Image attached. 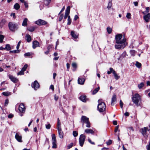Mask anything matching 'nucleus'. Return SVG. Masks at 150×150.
I'll return each mask as SVG.
<instances>
[{"label":"nucleus","instance_id":"2f4dec72","mask_svg":"<svg viewBox=\"0 0 150 150\" xmlns=\"http://www.w3.org/2000/svg\"><path fill=\"white\" fill-rule=\"evenodd\" d=\"M107 30L108 33L109 34L112 33V29L110 27H108L107 28Z\"/></svg>","mask_w":150,"mask_h":150},{"label":"nucleus","instance_id":"e433bc0d","mask_svg":"<svg viewBox=\"0 0 150 150\" xmlns=\"http://www.w3.org/2000/svg\"><path fill=\"white\" fill-rule=\"evenodd\" d=\"M2 94L5 96H8L10 95V93L8 92H3Z\"/></svg>","mask_w":150,"mask_h":150},{"label":"nucleus","instance_id":"6e6552de","mask_svg":"<svg viewBox=\"0 0 150 150\" xmlns=\"http://www.w3.org/2000/svg\"><path fill=\"white\" fill-rule=\"evenodd\" d=\"M52 148H56L57 147V141L56 136L54 134H53L52 135Z\"/></svg>","mask_w":150,"mask_h":150},{"label":"nucleus","instance_id":"72a5a7b5","mask_svg":"<svg viewBox=\"0 0 150 150\" xmlns=\"http://www.w3.org/2000/svg\"><path fill=\"white\" fill-rule=\"evenodd\" d=\"M5 48V50H9L11 49V47L9 45L7 44L6 45Z\"/></svg>","mask_w":150,"mask_h":150},{"label":"nucleus","instance_id":"393cba45","mask_svg":"<svg viewBox=\"0 0 150 150\" xmlns=\"http://www.w3.org/2000/svg\"><path fill=\"white\" fill-rule=\"evenodd\" d=\"M130 53L131 56H134L137 53V51L133 50H132L130 51Z\"/></svg>","mask_w":150,"mask_h":150},{"label":"nucleus","instance_id":"f8f14e48","mask_svg":"<svg viewBox=\"0 0 150 150\" xmlns=\"http://www.w3.org/2000/svg\"><path fill=\"white\" fill-rule=\"evenodd\" d=\"M25 108L23 103H21L19 105L18 110L21 113H24L25 111Z\"/></svg>","mask_w":150,"mask_h":150},{"label":"nucleus","instance_id":"de8ad7c7","mask_svg":"<svg viewBox=\"0 0 150 150\" xmlns=\"http://www.w3.org/2000/svg\"><path fill=\"white\" fill-rule=\"evenodd\" d=\"M9 103V101L8 99H6L5 100V102L4 103V106H7L8 104Z\"/></svg>","mask_w":150,"mask_h":150},{"label":"nucleus","instance_id":"2eb2a0df","mask_svg":"<svg viewBox=\"0 0 150 150\" xmlns=\"http://www.w3.org/2000/svg\"><path fill=\"white\" fill-rule=\"evenodd\" d=\"M15 138L17 140L20 142H22V136L18 133H16L15 136Z\"/></svg>","mask_w":150,"mask_h":150},{"label":"nucleus","instance_id":"1a4fd4ad","mask_svg":"<svg viewBox=\"0 0 150 150\" xmlns=\"http://www.w3.org/2000/svg\"><path fill=\"white\" fill-rule=\"evenodd\" d=\"M85 138L86 136L84 135L81 134L80 135L79 141L80 145L81 146H83Z\"/></svg>","mask_w":150,"mask_h":150},{"label":"nucleus","instance_id":"864d4df0","mask_svg":"<svg viewBox=\"0 0 150 150\" xmlns=\"http://www.w3.org/2000/svg\"><path fill=\"white\" fill-rule=\"evenodd\" d=\"M51 127V125L50 124H48L46 125V128L47 129H50Z\"/></svg>","mask_w":150,"mask_h":150},{"label":"nucleus","instance_id":"37998d69","mask_svg":"<svg viewBox=\"0 0 150 150\" xmlns=\"http://www.w3.org/2000/svg\"><path fill=\"white\" fill-rule=\"evenodd\" d=\"M73 134L74 137H76L78 136V133L77 132L75 131H73Z\"/></svg>","mask_w":150,"mask_h":150},{"label":"nucleus","instance_id":"338daca9","mask_svg":"<svg viewBox=\"0 0 150 150\" xmlns=\"http://www.w3.org/2000/svg\"><path fill=\"white\" fill-rule=\"evenodd\" d=\"M23 3H24V4L25 6V7L26 8H28V4L25 1H24V2Z\"/></svg>","mask_w":150,"mask_h":150},{"label":"nucleus","instance_id":"bb28decb","mask_svg":"<svg viewBox=\"0 0 150 150\" xmlns=\"http://www.w3.org/2000/svg\"><path fill=\"white\" fill-rule=\"evenodd\" d=\"M71 35L72 36L74 39H76L78 38V36L76 35L73 31L71 32Z\"/></svg>","mask_w":150,"mask_h":150},{"label":"nucleus","instance_id":"dca6fc26","mask_svg":"<svg viewBox=\"0 0 150 150\" xmlns=\"http://www.w3.org/2000/svg\"><path fill=\"white\" fill-rule=\"evenodd\" d=\"M59 137L61 139H62L64 137V133L62 129H57Z\"/></svg>","mask_w":150,"mask_h":150},{"label":"nucleus","instance_id":"6e6d98bb","mask_svg":"<svg viewBox=\"0 0 150 150\" xmlns=\"http://www.w3.org/2000/svg\"><path fill=\"white\" fill-rule=\"evenodd\" d=\"M69 14L68 13H65V15H64V18L65 19H66L67 17H68L69 16Z\"/></svg>","mask_w":150,"mask_h":150},{"label":"nucleus","instance_id":"7c9ffc66","mask_svg":"<svg viewBox=\"0 0 150 150\" xmlns=\"http://www.w3.org/2000/svg\"><path fill=\"white\" fill-rule=\"evenodd\" d=\"M110 71H107V74H110L111 73H112L113 74V72L114 71H115L114 69H113L112 68H110Z\"/></svg>","mask_w":150,"mask_h":150},{"label":"nucleus","instance_id":"4d7b16f0","mask_svg":"<svg viewBox=\"0 0 150 150\" xmlns=\"http://www.w3.org/2000/svg\"><path fill=\"white\" fill-rule=\"evenodd\" d=\"M123 103L122 102V100H120V107H121V108H123Z\"/></svg>","mask_w":150,"mask_h":150},{"label":"nucleus","instance_id":"0e129e2a","mask_svg":"<svg viewBox=\"0 0 150 150\" xmlns=\"http://www.w3.org/2000/svg\"><path fill=\"white\" fill-rule=\"evenodd\" d=\"M67 70H69V68L70 65L68 63H67Z\"/></svg>","mask_w":150,"mask_h":150},{"label":"nucleus","instance_id":"5701e85b","mask_svg":"<svg viewBox=\"0 0 150 150\" xmlns=\"http://www.w3.org/2000/svg\"><path fill=\"white\" fill-rule=\"evenodd\" d=\"M79 98L83 102H86V96H81Z\"/></svg>","mask_w":150,"mask_h":150},{"label":"nucleus","instance_id":"e2e57ef3","mask_svg":"<svg viewBox=\"0 0 150 150\" xmlns=\"http://www.w3.org/2000/svg\"><path fill=\"white\" fill-rule=\"evenodd\" d=\"M129 115V113L127 112H126L124 114V115L126 116H128Z\"/></svg>","mask_w":150,"mask_h":150},{"label":"nucleus","instance_id":"c756f323","mask_svg":"<svg viewBox=\"0 0 150 150\" xmlns=\"http://www.w3.org/2000/svg\"><path fill=\"white\" fill-rule=\"evenodd\" d=\"M100 89L99 87H98L97 88L95 89L93 91L92 93L93 95L96 94L99 90Z\"/></svg>","mask_w":150,"mask_h":150},{"label":"nucleus","instance_id":"c85d7f7f","mask_svg":"<svg viewBox=\"0 0 150 150\" xmlns=\"http://www.w3.org/2000/svg\"><path fill=\"white\" fill-rule=\"evenodd\" d=\"M14 7L15 9L16 10H18L20 8V6L17 3L14 5Z\"/></svg>","mask_w":150,"mask_h":150},{"label":"nucleus","instance_id":"052dcab7","mask_svg":"<svg viewBox=\"0 0 150 150\" xmlns=\"http://www.w3.org/2000/svg\"><path fill=\"white\" fill-rule=\"evenodd\" d=\"M149 7H147L146 8V10L145 11H146V13H148V12H149Z\"/></svg>","mask_w":150,"mask_h":150},{"label":"nucleus","instance_id":"423d86ee","mask_svg":"<svg viewBox=\"0 0 150 150\" xmlns=\"http://www.w3.org/2000/svg\"><path fill=\"white\" fill-rule=\"evenodd\" d=\"M106 106L105 104L103 102H101L98 104V108L100 112H103L105 109Z\"/></svg>","mask_w":150,"mask_h":150},{"label":"nucleus","instance_id":"20e7f679","mask_svg":"<svg viewBox=\"0 0 150 150\" xmlns=\"http://www.w3.org/2000/svg\"><path fill=\"white\" fill-rule=\"evenodd\" d=\"M140 99V97L138 94L136 93L133 96L132 101L137 106L138 105V103Z\"/></svg>","mask_w":150,"mask_h":150},{"label":"nucleus","instance_id":"a18cd8bd","mask_svg":"<svg viewBox=\"0 0 150 150\" xmlns=\"http://www.w3.org/2000/svg\"><path fill=\"white\" fill-rule=\"evenodd\" d=\"M73 143H71L70 144H69L67 146V149H69L71 148V147H72V146H73Z\"/></svg>","mask_w":150,"mask_h":150},{"label":"nucleus","instance_id":"ddd939ff","mask_svg":"<svg viewBox=\"0 0 150 150\" xmlns=\"http://www.w3.org/2000/svg\"><path fill=\"white\" fill-rule=\"evenodd\" d=\"M47 22L42 19H39L35 22V23L39 25H43L46 24Z\"/></svg>","mask_w":150,"mask_h":150},{"label":"nucleus","instance_id":"f03ea898","mask_svg":"<svg viewBox=\"0 0 150 150\" xmlns=\"http://www.w3.org/2000/svg\"><path fill=\"white\" fill-rule=\"evenodd\" d=\"M122 35V34H119L116 35L115 36L116 43H120L124 40V42H126V39L124 38L123 39Z\"/></svg>","mask_w":150,"mask_h":150},{"label":"nucleus","instance_id":"4c0bfd02","mask_svg":"<svg viewBox=\"0 0 150 150\" xmlns=\"http://www.w3.org/2000/svg\"><path fill=\"white\" fill-rule=\"evenodd\" d=\"M70 6H68L66 9L65 13L69 14L70 11Z\"/></svg>","mask_w":150,"mask_h":150},{"label":"nucleus","instance_id":"4be33fe9","mask_svg":"<svg viewBox=\"0 0 150 150\" xmlns=\"http://www.w3.org/2000/svg\"><path fill=\"white\" fill-rule=\"evenodd\" d=\"M26 40L28 42H30L31 40V36L29 34H27L25 36Z\"/></svg>","mask_w":150,"mask_h":150},{"label":"nucleus","instance_id":"8fccbe9b","mask_svg":"<svg viewBox=\"0 0 150 150\" xmlns=\"http://www.w3.org/2000/svg\"><path fill=\"white\" fill-rule=\"evenodd\" d=\"M61 129L60 122L57 123V129Z\"/></svg>","mask_w":150,"mask_h":150},{"label":"nucleus","instance_id":"c9c22d12","mask_svg":"<svg viewBox=\"0 0 150 150\" xmlns=\"http://www.w3.org/2000/svg\"><path fill=\"white\" fill-rule=\"evenodd\" d=\"M135 65L137 67L139 68L141 67L142 66L141 64L138 62H136Z\"/></svg>","mask_w":150,"mask_h":150},{"label":"nucleus","instance_id":"412c9836","mask_svg":"<svg viewBox=\"0 0 150 150\" xmlns=\"http://www.w3.org/2000/svg\"><path fill=\"white\" fill-rule=\"evenodd\" d=\"M9 78L11 79V80L14 83H16L18 81V79L17 78L12 76H9Z\"/></svg>","mask_w":150,"mask_h":150},{"label":"nucleus","instance_id":"f704fd0d","mask_svg":"<svg viewBox=\"0 0 150 150\" xmlns=\"http://www.w3.org/2000/svg\"><path fill=\"white\" fill-rule=\"evenodd\" d=\"M126 56H127V53L126 51H125L123 52L122 53V54H121L120 57H122L123 58H124Z\"/></svg>","mask_w":150,"mask_h":150},{"label":"nucleus","instance_id":"473e14b6","mask_svg":"<svg viewBox=\"0 0 150 150\" xmlns=\"http://www.w3.org/2000/svg\"><path fill=\"white\" fill-rule=\"evenodd\" d=\"M51 0H44V2L45 5H48L50 3Z\"/></svg>","mask_w":150,"mask_h":150},{"label":"nucleus","instance_id":"f257e3e1","mask_svg":"<svg viewBox=\"0 0 150 150\" xmlns=\"http://www.w3.org/2000/svg\"><path fill=\"white\" fill-rule=\"evenodd\" d=\"M127 44V43L126 42H124V41L123 40L120 43H117V44L115 45V47L116 49H122L124 48Z\"/></svg>","mask_w":150,"mask_h":150},{"label":"nucleus","instance_id":"6ab92c4d","mask_svg":"<svg viewBox=\"0 0 150 150\" xmlns=\"http://www.w3.org/2000/svg\"><path fill=\"white\" fill-rule=\"evenodd\" d=\"M85 80L83 78H79L78 80V83L79 84L83 85L84 83Z\"/></svg>","mask_w":150,"mask_h":150},{"label":"nucleus","instance_id":"4468645a","mask_svg":"<svg viewBox=\"0 0 150 150\" xmlns=\"http://www.w3.org/2000/svg\"><path fill=\"white\" fill-rule=\"evenodd\" d=\"M143 18L146 22H148L150 21V14L148 13L143 16Z\"/></svg>","mask_w":150,"mask_h":150},{"label":"nucleus","instance_id":"09e8293b","mask_svg":"<svg viewBox=\"0 0 150 150\" xmlns=\"http://www.w3.org/2000/svg\"><path fill=\"white\" fill-rule=\"evenodd\" d=\"M112 142V141L110 139L108 142H106V144L108 145H109L111 144Z\"/></svg>","mask_w":150,"mask_h":150},{"label":"nucleus","instance_id":"5fc2aeb1","mask_svg":"<svg viewBox=\"0 0 150 150\" xmlns=\"http://www.w3.org/2000/svg\"><path fill=\"white\" fill-rule=\"evenodd\" d=\"M21 41H20L18 43V45L16 47V48L17 50H18L19 48V47H20V44H21Z\"/></svg>","mask_w":150,"mask_h":150},{"label":"nucleus","instance_id":"603ef678","mask_svg":"<svg viewBox=\"0 0 150 150\" xmlns=\"http://www.w3.org/2000/svg\"><path fill=\"white\" fill-rule=\"evenodd\" d=\"M54 99L55 101H57L59 97L57 95L55 94L54 96Z\"/></svg>","mask_w":150,"mask_h":150},{"label":"nucleus","instance_id":"39448f33","mask_svg":"<svg viewBox=\"0 0 150 150\" xmlns=\"http://www.w3.org/2000/svg\"><path fill=\"white\" fill-rule=\"evenodd\" d=\"M8 27L10 30L12 31H14L17 30L18 28V25L17 24L12 22L9 23Z\"/></svg>","mask_w":150,"mask_h":150},{"label":"nucleus","instance_id":"f3484780","mask_svg":"<svg viewBox=\"0 0 150 150\" xmlns=\"http://www.w3.org/2000/svg\"><path fill=\"white\" fill-rule=\"evenodd\" d=\"M116 101V96L115 94H114L112 98V102L111 105H113L115 102Z\"/></svg>","mask_w":150,"mask_h":150},{"label":"nucleus","instance_id":"a211bd4d","mask_svg":"<svg viewBox=\"0 0 150 150\" xmlns=\"http://www.w3.org/2000/svg\"><path fill=\"white\" fill-rule=\"evenodd\" d=\"M39 43L37 41H34L33 43V49H35L36 47L39 46Z\"/></svg>","mask_w":150,"mask_h":150},{"label":"nucleus","instance_id":"c03bdc74","mask_svg":"<svg viewBox=\"0 0 150 150\" xmlns=\"http://www.w3.org/2000/svg\"><path fill=\"white\" fill-rule=\"evenodd\" d=\"M9 52L10 53H17L19 52V50H14L13 51H10Z\"/></svg>","mask_w":150,"mask_h":150},{"label":"nucleus","instance_id":"49530a36","mask_svg":"<svg viewBox=\"0 0 150 150\" xmlns=\"http://www.w3.org/2000/svg\"><path fill=\"white\" fill-rule=\"evenodd\" d=\"M131 14L130 13H127L126 15V17L128 19H130L131 18Z\"/></svg>","mask_w":150,"mask_h":150},{"label":"nucleus","instance_id":"a19ab883","mask_svg":"<svg viewBox=\"0 0 150 150\" xmlns=\"http://www.w3.org/2000/svg\"><path fill=\"white\" fill-rule=\"evenodd\" d=\"M4 38V36L3 35H0V43H2L3 42Z\"/></svg>","mask_w":150,"mask_h":150},{"label":"nucleus","instance_id":"69168bd1","mask_svg":"<svg viewBox=\"0 0 150 150\" xmlns=\"http://www.w3.org/2000/svg\"><path fill=\"white\" fill-rule=\"evenodd\" d=\"M30 53H26L24 54V56H30Z\"/></svg>","mask_w":150,"mask_h":150},{"label":"nucleus","instance_id":"13d9d810","mask_svg":"<svg viewBox=\"0 0 150 150\" xmlns=\"http://www.w3.org/2000/svg\"><path fill=\"white\" fill-rule=\"evenodd\" d=\"M72 66L74 68H76V64L75 63H73L72 64Z\"/></svg>","mask_w":150,"mask_h":150},{"label":"nucleus","instance_id":"9b49d317","mask_svg":"<svg viewBox=\"0 0 150 150\" xmlns=\"http://www.w3.org/2000/svg\"><path fill=\"white\" fill-rule=\"evenodd\" d=\"M32 87L34 88L35 90H37L40 87L39 83L37 81H35L31 85Z\"/></svg>","mask_w":150,"mask_h":150},{"label":"nucleus","instance_id":"79ce46f5","mask_svg":"<svg viewBox=\"0 0 150 150\" xmlns=\"http://www.w3.org/2000/svg\"><path fill=\"white\" fill-rule=\"evenodd\" d=\"M112 5V3L110 1L108 4V6H107V8L109 10L110 8H111Z\"/></svg>","mask_w":150,"mask_h":150},{"label":"nucleus","instance_id":"bf43d9fd","mask_svg":"<svg viewBox=\"0 0 150 150\" xmlns=\"http://www.w3.org/2000/svg\"><path fill=\"white\" fill-rule=\"evenodd\" d=\"M118 127H119L118 125H117L115 127V132H116L118 130Z\"/></svg>","mask_w":150,"mask_h":150},{"label":"nucleus","instance_id":"aec40b11","mask_svg":"<svg viewBox=\"0 0 150 150\" xmlns=\"http://www.w3.org/2000/svg\"><path fill=\"white\" fill-rule=\"evenodd\" d=\"M85 132L87 134H93L94 131L91 129H87L85 130Z\"/></svg>","mask_w":150,"mask_h":150},{"label":"nucleus","instance_id":"ea45409f","mask_svg":"<svg viewBox=\"0 0 150 150\" xmlns=\"http://www.w3.org/2000/svg\"><path fill=\"white\" fill-rule=\"evenodd\" d=\"M67 21H68L67 24L68 25H70L71 23V20L70 18V16H68V19H67Z\"/></svg>","mask_w":150,"mask_h":150},{"label":"nucleus","instance_id":"3c124183","mask_svg":"<svg viewBox=\"0 0 150 150\" xmlns=\"http://www.w3.org/2000/svg\"><path fill=\"white\" fill-rule=\"evenodd\" d=\"M63 14H61L59 16V21H62V20L63 18Z\"/></svg>","mask_w":150,"mask_h":150},{"label":"nucleus","instance_id":"680f3d73","mask_svg":"<svg viewBox=\"0 0 150 150\" xmlns=\"http://www.w3.org/2000/svg\"><path fill=\"white\" fill-rule=\"evenodd\" d=\"M88 141L91 144H95L94 142H92L91 140L90 139H88Z\"/></svg>","mask_w":150,"mask_h":150},{"label":"nucleus","instance_id":"9d476101","mask_svg":"<svg viewBox=\"0 0 150 150\" xmlns=\"http://www.w3.org/2000/svg\"><path fill=\"white\" fill-rule=\"evenodd\" d=\"M28 67V65L25 64L23 67L22 69L21 70L17 73L18 75H23L24 74V72L25 71Z\"/></svg>","mask_w":150,"mask_h":150},{"label":"nucleus","instance_id":"a878e982","mask_svg":"<svg viewBox=\"0 0 150 150\" xmlns=\"http://www.w3.org/2000/svg\"><path fill=\"white\" fill-rule=\"evenodd\" d=\"M27 30L30 32H33L35 28L33 26H31L28 27Z\"/></svg>","mask_w":150,"mask_h":150},{"label":"nucleus","instance_id":"b1692460","mask_svg":"<svg viewBox=\"0 0 150 150\" xmlns=\"http://www.w3.org/2000/svg\"><path fill=\"white\" fill-rule=\"evenodd\" d=\"M28 21V19L26 18H25L24 19V20L23 21L22 25L23 26H26L27 25V22Z\"/></svg>","mask_w":150,"mask_h":150},{"label":"nucleus","instance_id":"58836bf2","mask_svg":"<svg viewBox=\"0 0 150 150\" xmlns=\"http://www.w3.org/2000/svg\"><path fill=\"white\" fill-rule=\"evenodd\" d=\"M144 86V84L143 82H142L138 85V87L139 89L142 88Z\"/></svg>","mask_w":150,"mask_h":150},{"label":"nucleus","instance_id":"0eeeda50","mask_svg":"<svg viewBox=\"0 0 150 150\" xmlns=\"http://www.w3.org/2000/svg\"><path fill=\"white\" fill-rule=\"evenodd\" d=\"M149 131V129L147 127H144L140 129V131L142 133L143 136L145 137L148 136L147 132Z\"/></svg>","mask_w":150,"mask_h":150},{"label":"nucleus","instance_id":"cd10ccee","mask_svg":"<svg viewBox=\"0 0 150 150\" xmlns=\"http://www.w3.org/2000/svg\"><path fill=\"white\" fill-rule=\"evenodd\" d=\"M113 74L114 76L115 79L116 80H117L120 78V76H118L116 72L115 71H114Z\"/></svg>","mask_w":150,"mask_h":150},{"label":"nucleus","instance_id":"774afa93","mask_svg":"<svg viewBox=\"0 0 150 150\" xmlns=\"http://www.w3.org/2000/svg\"><path fill=\"white\" fill-rule=\"evenodd\" d=\"M147 150H150V144H149L146 146Z\"/></svg>","mask_w":150,"mask_h":150},{"label":"nucleus","instance_id":"7ed1b4c3","mask_svg":"<svg viewBox=\"0 0 150 150\" xmlns=\"http://www.w3.org/2000/svg\"><path fill=\"white\" fill-rule=\"evenodd\" d=\"M81 122L83 123H85L86 124V126L87 127H90V123L89 121V119L86 116H83L81 118Z\"/></svg>","mask_w":150,"mask_h":150}]
</instances>
